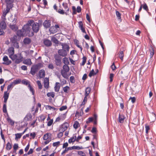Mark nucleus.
Returning <instances> with one entry per match:
<instances>
[{"instance_id":"1","label":"nucleus","mask_w":156,"mask_h":156,"mask_svg":"<svg viewBox=\"0 0 156 156\" xmlns=\"http://www.w3.org/2000/svg\"><path fill=\"white\" fill-rule=\"evenodd\" d=\"M34 23V21L30 20L28 21V23L24 25L22 29L24 31L25 34L29 37H32L34 35V33L33 32H30L31 29L30 28V26H31L33 23Z\"/></svg>"},{"instance_id":"2","label":"nucleus","mask_w":156,"mask_h":156,"mask_svg":"<svg viewBox=\"0 0 156 156\" xmlns=\"http://www.w3.org/2000/svg\"><path fill=\"white\" fill-rule=\"evenodd\" d=\"M69 70V68L67 65H64L62 67V69L61 71L62 76L66 79H68L69 75L67 74V73Z\"/></svg>"},{"instance_id":"3","label":"nucleus","mask_w":156,"mask_h":156,"mask_svg":"<svg viewBox=\"0 0 156 156\" xmlns=\"http://www.w3.org/2000/svg\"><path fill=\"white\" fill-rule=\"evenodd\" d=\"M42 66V64L40 63H39L36 65H33L31 68V69L30 72V73L33 76H34L38 71L40 67Z\"/></svg>"},{"instance_id":"4","label":"nucleus","mask_w":156,"mask_h":156,"mask_svg":"<svg viewBox=\"0 0 156 156\" xmlns=\"http://www.w3.org/2000/svg\"><path fill=\"white\" fill-rule=\"evenodd\" d=\"M23 58L21 53H18L14 55L11 58L13 61L15 60V63L18 64L22 61Z\"/></svg>"},{"instance_id":"5","label":"nucleus","mask_w":156,"mask_h":156,"mask_svg":"<svg viewBox=\"0 0 156 156\" xmlns=\"http://www.w3.org/2000/svg\"><path fill=\"white\" fill-rule=\"evenodd\" d=\"M55 64L56 66H60L62 64V59L61 56L58 54H56L54 55Z\"/></svg>"},{"instance_id":"6","label":"nucleus","mask_w":156,"mask_h":156,"mask_svg":"<svg viewBox=\"0 0 156 156\" xmlns=\"http://www.w3.org/2000/svg\"><path fill=\"white\" fill-rule=\"evenodd\" d=\"M32 29L34 33H37L38 32L39 30V25L38 23L34 22L33 23L32 25Z\"/></svg>"},{"instance_id":"7","label":"nucleus","mask_w":156,"mask_h":156,"mask_svg":"<svg viewBox=\"0 0 156 156\" xmlns=\"http://www.w3.org/2000/svg\"><path fill=\"white\" fill-rule=\"evenodd\" d=\"M69 126V124L67 122H65L62 124L59 129V131L64 132Z\"/></svg>"},{"instance_id":"8","label":"nucleus","mask_w":156,"mask_h":156,"mask_svg":"<svg viewBox=\"0 0 156 156\" xmlns=\"http://www.w3.org/2000/svg\"><path fill=\"white\" fill-rule=\"evenodd\" d=\"M58 55L62 57H65L67 54V51L66 50L60 49L58 51Z\"/></svg>"},{"instance_id":"9","label":"nucleus","mask_w":156,"mask_h":156,"mask_svg":"<svg viewBox=\"0 0 156 156\" xmlns=\"http://www.w3.org/2000/svg\"><path fill=\"white\" fill-rule=\"evenodd\" d=\"M3 60L4 62L3 64L7 65H9L12 62L11 60H9L8 57L6 55H4L3 58Z\"/></svg>"},{"instance_id":"10","label":"nucleus","mask_w":156,"mask_h":156,"mask_svg":"<svg viewBox=\"0 0 156 156\" xmlns=\"http://www.w3.org/2000/svg\"><path fill=\"white\" fill-rule=\"evenodd\" d=\"M8 52L9 54V57L10 58L14 55V48L13 47H10L8 49Z\"/></svg>"},{"instance_id":"11","label":"nucleus","mask_w":156,"mask_h":156,"mask_svg":"<svg viewBox=\"0 0 156 156\" xmlns=\"http://www.w3.org/2000/svg\"><path fill=\"white\" fill-rule=\"evenodd\" d=\"M14 1V0H5L6 6L12 8L13 7V3Z\"/></svg>"},{"instance_id":"12","label":"nucleus","mask_w":156,"mask_h":156,"mask_svg":"<svg viewBox=\"0 0 156 156\" xmlns=\"http://www.w3.org/2000/svg\"><path fill=\"white\" fill-rule=\"evenodd\" d=\"M43 26L46 28H48L51 26V21L49 20H45L43 23Z\"/></svg>"},{"instance_id":"13","label":"nucleus","mask_w":156,"mask_h":156,"mask_svg":"<svg viewBox=\"0 0 156 156\" xmlns=\"http://www.w3.org/2000/svg\"><path fill=\"white\" fill-rule=\"evenodd\" d=\"M43 43L47 47H50L52 45L51 41L47 39H44Z\"/></svg>"},{"instance_id":"14","label":"nucleus","mask_w":156,"mask_h":156,"mask_svg":"<svg viewBox=\"0 0 156 156\" xmlns=\"http://www.w3.org/2000/svg\"><path fill=\"white\" fill-rule=\"evenodd\" d=\"M44 87L46 89H48L49 86V79L46 77L44 78Z\"/></svg>"},{"instance_id":"15","label":"nucleus","mask_w":156,"mask_h":156,"mask_svg":"<svg viewBox=\"0 0 156 156\" xmlns=\"http://www.w3.org/2000/svg\"><path fill=\"white\" fill-rule=\"evenodd\" d=\"M51 134L50 133H47L43 136V139L44 140H51Z\"/></svg>"},{"instance_id":"16","label":"nucleus","mask_w":156,"mask_h":156,"mask_svg":"<svg viewBox=\"0 0 156 156\" xmlns=\"http://www.w3.org/2000/svg\"><path fill=\"white\" fill-rule=\"evenodd\" d=\"M62 5L65 9L66 12H65V14L66 15H68V12L69 11V8L68 7V4L66 3H63Z\"/></svg>"},{"instance_id":"17","label":"nucleus","mask_w":156,"mask_h":156,"mask_svg":"<svg viewBox=\"0 0 156 156\" xmlns=\"http://www.w3.org/2000/svg\"><path fill=\"white\" fill-rule=\"evenodd\" d=\"M45 73L44 69L40 70L38 73V76L40 79L44 78V77Z\"/></svg>"},{"instance_id":"18","label":"nucleus","mask_w":156,"mask_h":156,"mask_svg":"<svg viewBox=\"0 0 156 156\" xmlns=\"http://www.w3.org/2000/svg\"><path fill=\"white\" fill-rule=\"evenodd\" d=\"M10 92V90L8 93L7 92V91H5L4 92V95L3 96V98H4V102L5 103H6L7 101V100L9 97V92Z\"/></svg>"},{"instance_id":"19","label":"nucleus","mask_w":156,"mask_h":156,"mask_svg":"<svg viewBox=\"0 0 156 156\" xmlns=\"http://www.w3.org/2000/svg\"><path fill=\"white\" fill-rule=\"evenodd\" d=\"M25 34L24 31L22 29L21 30H18L16 32L17 35L20 37L23 36Z\"/></svg>"},{"instance_id":"20","label":"nucleus","mask_w":156,"mask_h":156,"mask_svg":"<svg viewBox=\"0 0 156 156\" xmlns=\"http://www.w3.org/2000/svg\"><path fill=\"white\" fill-rule=\"evenodd\" d=\"M79 24V27L80 30H81L82 31L83 33H85V34L86 33V32L85 31V29L83 27V23L82 21H80L78 22Z\"/></svg>"},{"instance_id":"21","label":"nucleus","mask_w":156,"mask_h":156,"mask_svg":"<svg viewBox=\"0 0 156 156\" xmlns=\"http://www.w3.org/2000/svg\"><path fill=\"white\" fill-rule=\"evenodd\" d=\"M9 27L12 30L14 31H16L18 28L15 24H10L9 25Z\"/></svg>"},{"instance_id":"22","label":"nucleus","mask_w":156,"mask_h":156,"mask_svg":"<svg viewBox=\"0 0 156 156\" xmlns=\"http://www.w3.org/2000/svg\"><path fill=\"white\" fill-rule=\"evenodd\" d=\"M60 84L59 83L56 82L55 83V85L54 87L55 90L56 92L59 91L60 87Z\"/></svg>"},{"instance_id":"23","label":"nucleus","mask_w":156,"mask_h":156,"mask_svg":"<svg viewBox=\"0 0 156 156\" xmlns=\"http://www.w3.org/2000/svg\"><path fill=\"white\" fill-rule=\"evenodd\" d=\"M28 88L29 89L30 91L32 93V94L34 95L33 96V99L34 101V102L35 101V96H34V90L32 87L31 86L30 84H29V85L28 86Z\"/></svg>"},{"instance_id":"24","label":"nucleus","mask_w":156,"mask_h":156,"mask_svg":"<svg viewBox=\"0 0 156 156\" xmlns=\"http://www.w3.org/2000/svg\"><path fill=\"white\" fill-rule=\"evenodd\" d=\"M23 63L29 66L31 65L32 64L31 60L30 58H27L24 60L23 61Z\"/></svg>"},{"instance_id":"25","label":"nucleus","mask_w":156,"mask_h":156,"mask_svg":"<svg viewBox=\"0 0 156 156\" xmlns=\"http://www.w3.org/2000/svg\"><path fill=\"white\" fill-rule=\"evenodd\" d=\"M125 117L122 115L119 114V121L120 123H122L124 121Z\"/></svg>"},{"instance_id":"26","label":"nucleus","mask_w":156,"mask_h":156,"mask_svg":"<svg viewBox=\"0 0 156 156\" xmlns=\"http://www.w3.org/2000/svg\"><path fill=\"white\" fill-rule=\"evenodd\" d=\"M23 42L25 44H28L31 42V39L28 37H26L23 39Z\"/></svg>"},{"instance_id":"27","label":"nucleus","mask_w":156,"mask_h":156,"mask_svg":"<svg viewBox=\"0 0 156 156\" xmlns=\"http://www.w3.org/2000/svg\"><path fill=\"white\" fill-rule=\"evenodd\" d=\"M61 45L62 46V49L66 50L67 52L69 51V47L66 44H62Z\"/></svg>"},{"instance_id":"28","label":"nucleus","mask_w":156,"mask_h":156,"mask_svg":"<svg viewBox=\"0 0 156 156\" xmlns=\"http://www.w3.org/2000/svg\"><path fill=\"white\" fill-rule=\"evenodd\" d=\"M6 6V9L4 10L3 13V15L4 16H5L6 14L9 12L10 9L12 8L9 7H8L7 6Z\"/></svg>"},{"instance_id":"29","label":"nucleus","mask_w":156,"mask_h":156,"mask_svg":"<svg viewBox=\"0 0 156 156\" xmlns=\"http://www.w3.org/2000/svg\"><path fill=\"white\" fill-rule=\"evenodd\" d=\"M1 28L2 29H5L6 27V25L4 21H1L0 23Z\"/></svg>"},{"instance_id":"30","label":"nucleus","mask_w":156,"mask_h":156,"mask_svg":"<svg viewBox=\"0 0 156 156\" xmlns=\"http://www.w3.org/2000/svg\"><path fill=\"white\" fill-rule=\"evenodd\" d=\"M76 136L73 135V137L69 139L68 140V142L69 143H71L72 142H74L76 141Z\"/></svg>"},{"instance_id":"31","label":"nucleus","mask_w":156,"mask_h":156,"mask_svg":"<svg viewBox=\"0 0 156 156\" xmlns=\"http://www.w3.org/2000/svg\"><path fill=\"white\" fill-rule=\"evenodd\" d=\"M21 83L22 84L25 85H28V86L29 84H30V82L28 80L25 79L22 80L21 81Z\"/></svg>"},{"instance_id":"32","label":"nucleus","mask_w":156,"mask_h":156,"mask_svg":"<svg viewBox=\"0 0 156 156\" xmlns=\"http://www.w3.org/2000/svg\"><path fill=\"white\" fill-rule=\"evenodd\" d=\"M91 90L90 88V87H87L85 90V95L88 96Z\"/></svg>"},{"instance_id":"33","label":"nucleus","mask_w":156,"mask_h":156,"mask_svg":"<svg viewBox=\"0 0 156 156\" xmlns=\"http://www.w3.org/2000/svg\"><path fill=\"white\" fill-rule=\"evenodd\" d=\"M21 82V79H18L14 80V81L12 82L13 84L14 85L20 83Z\"/></svg>"},{"instance_id":"34","label":"nucleus","mask_w":156,"mask_h":156,"mask_svg":"<svg viewBox=\"0 0 156 156\" xmlns=\"http://www.w3.org/2000/svg\"><path fill=\"white\" fill-rule=\"evenodd\" d=\"M74 43L76 44V45L78 48H80V49L81 51H82V47L79 45V41L77 40H74Z\"/></svg>"},{"instance_id":"35","label":"nucleus","mask_w":156,"mask_h":156,"mask_svg":"<svg viewBox=\"0 0 156 156\" xmlns=\"http://www.w3.org/2000/svg\"><path fill=\"white\" fill-rule=\"evenodd\" d=\"M32 118V115L30 113H29L27 114L25 117V119L26 120H31Z\"/></svg>"},{"instance_id":"36","label":"nucleus","mask_w":156,"mask_h":156,"mask_svg":"<svg viewBox=\"0 0 156 156\" xmlns=\"http://www.w3.org/2000/svg\"><path fill=\"white\" fill-rule=\"evenodd\" d=\"M67 112H66L65 113L63 114H61L60 115H59L60 119H61L62 120H63L66 118Z\"/></svg>"},{"instance_id":"37","label":"nucleus","mask_w":156,"mask_h":156,"mask_svg":"<svg viewBox=\"0 0 156 156\" xmlns=\"http://www.w3.org/2000/svg\"><path fill=\"white\" fill-rule=\"evenodd\" d=\"M12 148V145L11 144L8 142L7 143L6 145V149L7 150H10Z\"/></svg>"},{"instance_id":"38","label":"nucleus","mask_w":156,"mask_h":156,"mask_svg":"<svg viewBox=\"0 0 156 156\" xmlns=\"http://www.w3.org/2000/svg\"><path fill=\"white\" fill-rule=\"evenodd\" d=\"M51 40L54 43L56 44H58V41L55 37H52L51 39Z\"/></svg>"},{"instance_id":"39","label":"nucleus","mask_w":156,"mask_h":156,"mask_svg":"<svg viewBox=\"0 0 156 156\" xmlns=\"http://www.w3.org/2000/svg\"><path fill=\"white\" fill-rule=\"evenodd\" d=\"M69 87L66 86L63 88V90L65 93H68V91L69 90Z\"/></svg>"},{"instance_id":"40","label":"nucleus","mask_w":156,"mask_h":156,"mask_svg":"<svg viewBox=\"0 0 156 156\" xmlns=\"http://www.w3.org/2000/svg\"><path fill=\"white\" fill-rule=\"evenodd\" d=\"M124 53L123 51H120L119 54V57L121 60H122L123 59Z\"/></svg>"},{"instance_id":"41","label":"nucleus","mask_w":156,"mask_h":156,"mask_svg":"<svg viewBox=\"0 0 156 156\" xmlns=\"http://www.w3.org/2000/svg\"><path fill=\"white\" fill-rule=\"evenodd\" d=\"M96 74V73L94 72V69H92L90 72L89 74V76L90 77H91L92 76H94Z\"/></svg>"},{"instance_id":"42","label":"nucleus","mask_w":156,"mask_h":156,"mask_svg":"<svg viewBox=\"0 0 156 156\" xmlns=\"http://www.w3.org/2000/svg\"><path fill=\"white\" fill-rule=\"evenodd\" d=\"M79 123L77 121L75 122L74 123L73 125V127L75 129H77L78 127Z\"/></svg>"},{"instance_id":"43","label":"nucleus","mask_w":156,"mask_h":156,"mask_svg":"<svg viewBox=\"0 0 156 156\" xmlns=\"http://www.w3.org/2000/svg\"><path fill=\"white\" fill-rule=\"evenodd\" d=\"M3 112L4 113H7L6 108V105L5 104H4L3 105Z\"/></svg>"},{"instance_id":"44","label":"nucleus","mask_w":156,"mask_h":156,"mask_svg":"<svg viewBox=\"0 0 156 156\" xmlns=\"http://www.w3.org/2000/svg\"><path fill=\"white\" fill-rule=\"evenodd\" d=\"M47 95L48 97H51L52 98H54L55 93L53 92H48L47 93Z\"/></svg>"},{"instance_id":"45","label":"nucleus","mask_w":156,"mask_h":156,"mask_svg":"<svg viewBox=\"0 0 156 156\" xmlns=\"http://www.w3.org/2000/svg\"><path fill=\"white\" fill-rule=\"evenodd\" d=\"M23 135L22 133H17L15 134V139L20 138Z\"/></svg>"},{"instance_id":"46","label":"nucleus","mask_w":156,"mask_h":156,"mask_svg":"<svg viewBox=\"0 0 156 156\" xmlns=\"http://www.w3.org/2000/svg\"><path fill=\"white\" fill-rule=\"evenodd\" d=\"M63 62L65 64H69V63L68 58L66 57H65L63 58Z\"/></svg>"},{"instance_id":"47","label":"nucleus","mask_w":156,"mask_h":156,"mask_svg":"<svg viewBox=\"0 0 156 156\" xmlns=\"http://www.w3.org/2000/svg\"><path fill=\"white\" fill-rule=\"evenodd\" d=\"M116 15L119 19H121V15L120 13L118 11L116 10Z\"/></svg>"},{"instance_id":"48","label":"nucleus","mask_w":156,"mask_h":156,"mask_svg":"<svg viewBox=\"0 0 156 156\" xmlns=\"http://www.w3.org/2000/svg\"><path fill=\"white\" fill-rule=\"evenodd\" d=\"M70 81L72 83H74L75 82V80L74 76H72L70 77Z\"/></svg>"},{"instance_id":"49","label":"nucleus","mask_w":156,"mask_h":156,"mask_svg":"<svg viewBox=\"0 0 156 156\" xmlns=\"http://www.w3.org/2000/svg\"><path fill=\"white\" fill-rule=\"evenodd\" d=\"M18 144H15L13 146V149L14 150V152H16L17 149H18Z\"/></svg>"},{"instance_id":"50","label":"nucleus","mask_w":156,"mask_h":156,"mask_svg":"<svg viewBox=\"0 0 156 156\" xmlns=\"http://www.w3.org/2000/svg\"><path fill=\"white\" fill-rule=\"evenodd\" d=\"M60 143V142L59 141L56 142H54L53 143L52 145L53 147H57L59 145Z\"/></svg>"},{"instance_id":"51","label":"nucleus","mask_w":156,"mask_h":156,"mask_svg":"<svg viewBox=\"0 0 156 156\" xmlns=\"http://www.w3.org/2000/svg\"><path fill=\"white\" fill-rule=\"evenodd\" d=\"M37 84L38 85V88L39 89H41L42 88V86L41 83V81L39 80H38L37 82Z\"/></svg>"},{"instance_id":"52","label":"nucleus","mask_w":156,"mask_h":156,"mask_svg":"<svg viewBox=\"0 0 156 156\" xmlns=\"http://www.w3.org/2000/svg\"><path fill=\"white\" fill-rule=\"evenodd\" d=\"M7 120L8 122L10 123L11 125H14V122L9 117L7 118Z\"/></svg>"},{"instance_id":"53","label":"nucleus","mask_w":156,"mask_h":156,"mask_svg":"<svg viewBox=\"0 0 156 156\" xmlns=\"http://www.w3.org/2000/svg\"><path fill=\"white\" fill-rule=\"evenodd\" d=\"M14 86L13 85V84L12 83L9 85L7 87V90L9 91L11 88H12Z\"/></svg>"},{"instance_id":"54","label":"nucleus","mask_w":156,"mask_h":156,"mask_svg":"<svg viewBox=\"0 0 156 156\" xmlns=\"http://www.w3.org/2000/svg\"><path fill=\"white\" fill-rule=\"evenodd\" d=\"M17 37L16 35H14L13 37V38L11 39V41L12 42H15L16 41Z\"/></svg>"},{"instance_id":"55","label":"nucleus","mask_w":156,"mask_h":156,"mask_svg":"<svg viewBox=\"0 0 156 156\" xmlns=\"http://www.w3.org/2000/svg\"><path fill=\"white\" fill-rule=\"evenodd\" d=\"M58 12L60 14L62 15L65 14V13L63 9H59L58 10Z\"/></svg>"},{"instance_id":"56","label":"nucleus","mask_w":156,"mask_h":156,"mask_svg":"<svg viewBox=\"0 0 156 156\" xmlns=\"http://www.w3.org/2000/svg\"><path fill=\"white\" fill-rule=\"evenodd\" d=\"M67 107L66 106H62L60 108L59 110L60 111H62L63 110H66L67 109Z\"/></svg>"},{"instance_id":"57","label":"nucleus","mask_w":156,"mask_h":156,"mask_svg":"<svg viewBox=\"0 0 156 156\" xmlns=\"http://www.w3.org/2000/svg\"><path fill=\"white\" fill-rule=\"evenodd\" d=\"M154 54V51L153 49H152L150 51V56L151 58H152Z\"/></svg>"},{"instance_id":"58","label":"nucleus","mask_w":156,"mask_h":156,"mask_svg":"<svg viewBox=\"0 0 156 156\" xmlns=\"http://www.w3.org/2000/svg\"><path fill=\"white\" fill-rule=\"evenodd\" d=\"M143 8L145 10H146V11H147L148 10V7L146 3H145L143 5Z\"/></svg>"},{"instance_id":"59","label":"nucleus","mask_w":156,"mask_h":156,"mask_svg":"<svg viewBox=\"0 0 156 156\" xmlns=\"http://www.w3.org/2000/svg\"><path fill=\"white\" fill-rule=\"evenodd\" d=\"M87 58L85 57H83V62H82V65H84L86 62Z\"/></svg>"},{"instance_id":"60","label":"nucleus","mask_w":156,"mask_h":156,"mask_svg":"<svg viewBox=\"0 0 156 156\" xmlns=\"http://www.w3.org/2000/svg\"><path fill=\"white\" fill-rule=\"evenodd\" d=\"M48 67L50 69H53L54 68L53 65L52 63L48 65Z\"/></svg>"},{"instance_id":"61","label":"nucleus","mask_w":156,"mask_h":156,"mask_svg":"<svg viewBox=\"0 0 156 156\" xmlns=\"http://www.w3.org/2000/svg\"><path fill=\"white\" fill-rule=\"evenodd\" d=\"M129 99L131 100V102H132V103H135V102L136 98L135 97H130L129 98Z\"/></svg>"},{"instance_id":"62","label":"nucleus","mask_w":156,"mask_h":156,"mask_svg":"<svg viewBox=\"0 0 156 156\" xmlns=\"http://www.w3.org/2000/svg\"><path fill=\"white\" fill-rule=\"evenodd\" d=\"M114 75L113 73H111L110 74L109 78L110 79V81L112 82L113 81V78L114 76Z\"/></svg>"},{"instance_id":"63","label":"nucleus","mask_w":156,"mask_h":156,"mask_svg":"<svg viewBox=\"0 0 156 156\" xmlns=\"http://www.w3.org/2000/svg\"><path fill=\"white\" fill-rule=\"evenodd\" d=\"M64 132L62 131H60V132L58 133L57 135L58 137L59 138H61L63 136V133Z\"/></svg>"},{"instance_id":"64","label":"nucleus","mask_w":156,"mask_h":156,"mask_svg":"<svg viewBox=\"0 0 156 156\" xmlns=\"http://www.w3.org/2000/svg\"><path fill=\"white\" fill-rule=\"evenodd\" d=\"M76 11L77 12L79 13L81 11V7L79 6H78L77 7V9Z\"/></svg>"}]
</instances>
